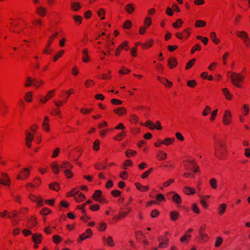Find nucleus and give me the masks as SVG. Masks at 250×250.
Instances as JSON below:
<instances>
[{
  "mask_svg": "<svg viewBox=\"0 0 250 250\" xmlns=\"http://www.w3.org/2000/svg\"><path fill=\"white\" fill-rule=\"evenodd\" d=\"M215 155L219 159H223L227 155V146L224 142H219L218 146H215Z\"/></svg>",
  "mask_w": 250,
  "mask_h": 250,
  "instance_id": "f257e3e1",
  "label": "nucleus"
},
{
  "mask_svg": "<svg viewBox=\"0 0 250 250\" xmlns=\"http://www.w3.org/2000/svg\"><path fill=\"white\" fill-rule=\"evenodd\" d=\"M102 192L101 190H96L95 191L94 194L93 195V197L96 201L100 202H102L104 201V200L102 198H100V197L102 195Z\"/></svg>",
  "mask_w": 250,
  "mask_h": 250,
  "instance_id": "9d476101",
  "label": "nucleus"
},
{
  "mask_svg": "<svg viewBox=\"0 0 250 250\" xmlns=\"http://www.w3.org/2000/svg\"><path fill=\"white\" fill-rule=\"evenodd\" d=\"M152 168H150L149 170L146 171L142 175V178L143 179L146 178L151 172L152 171Z\"/></svg>",
  "mask_w": 250,
  "mask_h": 250,
  "instance_id": "680f3d73",
  "label": "nucleus"
},
{
  "mask_svg": "<svg viewBox=\"0 0 250 250\" xmlns=\"http://www.w3.org/2000/svg\"><path fill=\"white\" fill-rule=\"evenodd\" d=\"M191 238V235L189 234H185L184 236L182 237L180 239V241L182 242H184L188 239Z\"/></svg>",
  "mask_w": 250,
  "mask_h": 250,
  "instance_id": "6e6d98bb",
  "label": "nucleus"
},
{
  "mask_svg": "<svg viewBox=\"0 0 250 250\" xmlns=\"http://www.w3.org/2000/svg\"><path fill=\"white\" fill-rule=\"evenodd\" d=\"M74 198L77 202H81L85 198V196L82 192L76 191L75 194L74 195Z\"/></svg>",
  "mask_w": 250,
  "mask_h": 250,
  "instance_id": "6e6552de",
  "label": "nucleus"
},
{
  "mask_svg": "<svg viewBox=\"0 0 250 250\" xmlns=\"http://www.w3.org/2000/svg\"><path fill=\"white\" fill-rule=\"evenodd\" d=\"M58 35V32H56L54 34H53L50 38V39L48 42V46H49L52 41L53 40L54 38L56 37V36Z\"/></svg>",
  "mask_w": 250,
  "mask_h": 250,
  "instance_id": "0e129e2a",
  "label": "nucleus"
},
{
  "mask_svg": "<svg viewBox=\"0 0 250 250\" xmlns=\"http://www.w3.org/2000/svg\"><path fill=\"white\" fill-rule=\"evenodd\" d=\"M51 168L55 174H58L59 173V167H60L56 162H54L51 165Z\"/></svg>",
  "mask_w": 250,
  "mask_h": 250,
  "instance_id": "4468645a",
  "label": "nucleus"
},
{
  "mask_svg": "<svg viewBox=\"0 0 250 250\" xmlns=\"http://www.w3.org/2000/svg\"><path fill=\"white\" fill-rule=\"evenodd\" d=\"M222 91L223 93L224 94L226 98L228 100H230L231 97V94L228 91V89L227 88H223L222 89Z\"/></svg>",
  "mask_w": 250,
  "mask_h": 250,
  "instance_id": "c756f323",
  "label": "nucleus"
},
{
  "mask_svg": "<svg viewBox=\"0 0 250 250\" xmlns=\"http://www.w3.org/2000/svg\"><path fill=\"white\" fill-rule=\"evenodd\" d=\"M160 153V154L157 155V157H158L160 160H164L167 157V154L162 151H161Z\"/></svg>",
  "mask_w": 250,
  "mask_h": 250,
  "instance_id": "864d4df0",
  "label": "nucleus"
},
{
  "mask_svg": "<svg viewBox=\"0 0 250 250\" xmlns=\"http://www.w3.org/2000/svg\"><path fill=\"white\" fill-rule=\"evenodd\" d=\"M183 191L186 194L188 195L192 194L195 193L194 189L188 187H185L183 189Z\"/></svg>",
  "mask_w": 250,
  "mask_h": 250,
  "instance_id": "aec40b11",
  "label": "nucleus"
},
{
  "mask_svg": "<svg viewBox=\"0 0 250 250\" xmlns=\"http://www.w3.org/2000/svg\"><path fill=\"white\" fill-rule=\"evenodd\" d=\"M92 232L91 229H87L85 232L83 233L82 235H80V238L81 241H83L86 239L87 238H88L92 234Z\"/></svg>",
  "mask_w": 250,
  "mask_h": 250,
  "instance_id": "1a4fd4ad",
  "label": "nucleus"
},
{
  "mask_svg": "<svg viewBox=\"0 0 250 250\" xmlns=\"http://www.w3.org/2000/svg\"><path fill=\"white\" fill-rule=\"evenodd\" d=\"M63 53L64 51L63 50L60 51L59 53L57 54L53 58L54 61H56L60 57H61L62 56Z\"/></svg>",
  "mask_w": 250,
  "mask_h": 250,
  "instance_id": "a18cd8bd",
  "label": "nucleus"
},
{
  "mask_svg": "<svg viewBox=\"0 0 250 250\" xmlns=\"http://www.w3.org/2000/svg\"><path fill=\"white\" fill-rule=\"evenodd\" d=\"M183 23V21L181 19H178L177 20V22L175 23H173L172 24V26L174 28H177L181 27Z\"/></svg>",
  "mask_w": 250,
  "mask_h": 250,
  "instance_id": "4c0bfd02",
  "label": "nucleus"
},
{
  "mask_svg": "<svg viewBox=\"0 0 250 250\" xmlns=\"http://www.w3.org/2000/svg\"><path fill=\"white\" fill-rule=\"evenodd\" d=\"M72 8L74 11H77L80 8V5L78 2H73L72 3Z\"/></svg>",
  "mask_w": 250,
  "mask_h": 250,
  "instance_id": "79ce46f5",
  "label": "nucleus"
},
{
  "mask_svg": "<svg viewBox=\"0 0 250 250\" xmlns=\"http://www.w3.org/2000/svg\"><path fill=\"white\" fill-rule=\"evenodd\" d=\"M12 215H9L8 217L11 219L12 221H14L16 224H18L19 223V220H17L16 219H14L16 218L18 216V212L16 210H13L12 211Z\"/></svg>",
  "mask_w": 250,
  "mask_h": 250,
  "instance_id": "6ab92c4d",
  "label": "nucleus"
},
{
  "mask_svg": "<svg viewBox=\"0 0 250 250\" xmlns=\"http://www.w3.org/2000/svg\"><path fill=\"white\" fill-rule=\"evenodd\" d=\"M103 240L106 242V243L110 246L113 247L114 246V244L113 243V240L111 236H108L107 238L105 237H103Z\"/></svg>",
  "mask_w": 250,
  "mask_h": 250,
  "instance_id": "dca6fc26",
  "label": "nucleus"
},
{
  "mask_svg": "<svg viewBox=\"0 0 250 250\" xmlns=\"http://www.w3.org/2000/svg\"><path fill=\"white\" fill-rule=\"evenodd\" d=\"M26 138H25V141H32L34 139V136L33 134L29 133V132H26Z\"/></svg>",
  "mask_w": 250,
  "mask_h": 250,
  "instance_id": "e433bc0d",
  "label": "nucleus"
},
{
  "mask_svg": "<svg viewBox=\"0 0 250 250\" xmlns=\"http://www.w3.org/2000/svg\"><path fill=\"white\" fill-rule=\"evenodd\" d=\"M177 63L176 59L174 58H171L168 59V65L171 69L177 65Z\"/></svg>",
  "mask_w": 250,
  "mask_h": 250,
  "instance_id": "ddd939ff",
  "label": "nucleus"
},
{
  "mask_svg": "<svg viewBox=\"0 0 250 250\" xmlns=\"http://www.w3.org/2000/svg\"><path fill=\"white\" fill-rule=\"evenodd\" d=\"M135 185L137 188L141 191H147L149 189L148 186H144L139 183H136Z\"/></svg>",
  "mask_w": 250,
  "mask_h": 250,
  "instance_id": "4be33fe9",
  "label": "nucleus"
},
{
  "mask_svg": "<svg viewBox=\"0 0 250 250\" xmlns=\"http://www.w3.org/2000/svg\"><path fill=\"white\" fill-rule=\"evenodd\" d=\"M156 198L158 201H163L165 199L164 196L161 193H159L156 196Z\"/></svg>",
  "mask_w": 250,
  "mask_h": 250,
  "instance_id": "13d9d810",
  "label": "nucleus"
},
{
  "mask_svg": "<svg viewBox=\"0 0 250 250\" xmlns=\"http://www.w3.org/2000/svg\"><path fill=\"white\" fill-rule=\"evenodd\" d=\"M32 92L31 91H29L25 94L24 99L26 102H30L32 101Z\"/></svg>",
  "mask_w": 250,
  "mask_h": 250,
  "instance_id": "473e14b6",
  "label": "nucleus"
},
{
  "mask_svg": "<svg viewBox=\"0 0 250 250\" xmlns=\"http://www.w3.org/2000/svg\"><path fill=\"white\" fill-rule=\"evenodd\" d=\"M49 187L50 188L56 191H58L60 188V186L57 183H54L50 184Z\"/></svg>",
  "mask_w": 250,
  "mask_h": 250,
  "instance_id": "72a5a7b5",
  "label": "nucleus"
},
{
  "mask_svg": "<svg viewBox=\"0 0 250 250\" xmlns=\"http://www.w3.org/2000/svg\"><path fill=\"white\" fill-rule=\"evenodd\" d=\"M210 110H211L210 108L208 106H206L205 110L203 112V113H202L203 115V116L207 115L208 114L209 112L210 111Z\"/></svg>",
  "mask_w": 250,
  "mask_h": 250,
  "instance_id": "5fc2aeb1",
  "label": "nucleus"
},
{
  "mask_svg": "<svg viewBox=\"0 0 250 250\" xmlns=\"http://www.w3.org/2000/svg\"><path fill=\"white\" fill-rule=\"evenodd\" d=\"M35 82V79H32L31 77L27 78V82L25 83V86L29 87L32 84L33 82Z\"/></svg>",
  "mask_w": 250,
  "mask_h": 250,
  "instance_id": "c9c22d12",
  "label": "nucleus"
},
{
  "mask_svg": "<svg viewBox=\"0 0 250 250\" xmlns=\"http://www.w3.org/2000/svg\"><path fill=\"white\" fill-rule=\"evenodd\" d=\"M114 111L118 115L122 116L126 113V109L124 107H120L117 108Z\"/></svg>",
  "mask_w": 250,
  "mask_h": 250,
  "instance_id": "412c9836",
  "label": "nucleus"
},
{
  "mask_svg": "<svg viewBox=\"0 0 250 250\" xmlns=\"http://www.w3.org/2000/svg\"><path fill=\"white\" fill-rule=\"evenodd\" d=\"M174 141V138H167L164 141H161V140H159V141L160 142V144H164L166 145H169Z\"/></svg>",
  "mask_w": 250,
  "mask_h": 250,
  "instance_id": "5701e85b",
  "label": "nucleus"
},
{
  "mask_svg": "<svg viewBox=\"0 0 250 250\" xmlns=\"http://www.w3.org/2000/svg\"><path fill=\"white\" fill-rule=\"evenodd\" d=\"M227 206L225 204H220L218 207L219 213L220 215H222L225 211Z\"/></svg>",
  "mask_w": 250,
  "mask_h": 250,
  "instance_id": "a878e982",
  "label": "nucleus"
},
{
  "mask_svg": "<svg viewBox=\"0 0 250 250\" xmlns=\"http://www.w3.org/2000/svg\"><path fill=\"white\" fill-rule=\"evenodd\" d=\"M51 212V210L47 208H43L41 211L40 213L43 215H46Z\"/></svg>",
  "mask_w": 250,
  "mask_h": 250,
  "instance_id": "de8ad7c7",
  "label": "nucleus"
},
{
  "mask_svg": "<svg viewBox=\"0 0 250 250\" xmlns=\"http://www.w3.org/2000/svg\"><path fill=\"white\" fill-rule=\"evenodd\" d=\"M100 141L98 140H96L94 143L93 149L95 150H98L99 149Z\"/></svg>",
  "mask_w": 250,
  "mask_h": 250,
  "instance_id": "603ef678",
  "label": "nucleus"
},
{
  "mask_svg": "<svg viewBox=\"0 0 250 250\" xmlns=\"http://www.w3.org/2000/svg\"><path fill=\"white\" fill-rule=\"evenodd\" d=\"M243 108H244V111L245 112L244 114L245 115H247V114L248 113L249 111V106L247 104H244L243 105Z\"/></svg>",
  "mask_w": 250,
  "mask_h": 250,
  "instance_id": "774afa93",
  "label": "nucleus"
},
{
  "mask_svg": "<svg viewBox=\"0 0 250 250\" xmlns=\"http://www.w3.org/2000/svg\"><path fill=\"white\" fill-rule=\"evenodd\" d=\"M201 49V46L199 44H197L195 46H194L192 48L191 50V53L192 54L194 53V52L196 50H200Z\"/></svg>",
  "mask_w": 250,
  "mask_h": 250,
  "instance_id": "4d7b16f0",
  "label": "nucleus"
},
{
  "mask_svg": "<svg viewBox=\"0 0 250 250\" xmlns=\"http://www.w3.org/2000/svg\"><path fill=\"white\" fill-rule=\"evenodd\" d=\"M136 154V152L135 151L132 150L131 149H128L126 151L125 154L127 157H129L131 156H134Z\"/></svg>",
  "mask_w": 250,
  "mask_h": 250,
  "instance_id": "58836bf2",
  "label": "nucleus"
},
{
  "mask_svg": "<svg viewBox=\"0 0 250 250\" xmlns=\"http://www.w3.org/2000/svg\"><path fill=\"white\" fill-rule=\"evenodd\" d=\"M210 37L215 43L217 44L219 43V40L216 38V34L215 32H211L210 35Z\"/></svg>",
  "mask_w": 250,
  "mask_h": 250,
  "instance_id": "f704fd0d",
  "label": "nucleus"
},
{
  "mask_svg": "<svg viewBox=\"0 0 250 250\" xmlns=\"http://www.w3.org/2000/svg\"><path fill=\"white\" fill-rule=\"evenodd\" d=\"M37 13L40 15L44 17L46 14V9L42 7H39L37 9Z\"/></svg>",
  "mask_w": 250,
  "mask_h": 250,
  "instance_id": "b1692460",
  "label": "nucleus"
},
{
  "mask_svg": "<svg viewBox=\"0 0 250 250\" xmlns=\"http://www.w3.org/2000/svg\"><path fill=\"white\" fill-rule=\"evenodd\" d=\"M131 22L129 20H127L125 21L124 24V27L125 29H129L131 27Z\"/></svg>",
  "mask_w": 250,
  "mask_h": 250,
  "instance_id": "37998d69",
  "label": "nucleus"
},
{
  "mask_svg": "<svg viewBox=\"0 0 250 250\" xmlns=\"http://www.w3.org/2000/svg\"><path fill=\"white\" fill-rule=\"evenodd\" d=\"M170 218L173 221H175L179 216V213L176 211H171L170 213Z\"/></svg>",
  "mask_w": 250,
  "mask_h": 250,
  "instance_id": "c85d7f7f",
  "label": "nucleus"
},
{
  "mask_svg": "<svg viewBox=\"0 0 250 250\" xmlns=\"http://www.w3.org/2000/svg\"><path fill=\"white\" fill-rule=\"evenodd\" d=\"M83 61L85 62H88L89 61V59H88V50L87 49H84L83 51Z\"/></svg>",
  "mask_w": 250,
  "mask_h": 250,
  "instance_id": "393cba45",
  "label": "nucleus"
},
{
  "mask_svg": "<svg viewBox=\"0 0 250 250\" xmlns=\"http://www.w3.org/2000/svg\"><path fill=\"white\" fill-rule=\"evenodd\" d=\"M196 60L195 59H192L191 60H190L187 63V66H186V69H189V68H190L193 64L194 63V62H195Z\"/></svg>",
  "mask_w": 250,
  "mask_h": 250,
  "instance_id": "09e8293b",
  "label": "nucleus"
},
{
  "mask_svg": "<svg viewBox=\"0 0 250 250\" xmlns=\"http://www.w3.org/2000/svg\"><path fill=\"white\" fill-rule=\"evenodd\" d=\"M172 200L177 204H180L181 203V197L177 193H174L172 197Z\"/></svg>",
  "mask_w": 250,
  "mask_h": 250,
  "instance_id": "cd10ccee",
  "label": "nucleus"
},
{
  "mask_svg": "<svg viewBox=\"0 0 250 250\" xmlns=\"http://www.w3.org/2000/svg\"><path fill=\"white\" fill-rule=\"evenodd\" d=\"M22 175H21L19 174L17 176V179L18 180H23L24 179H26L28 177L30 174L29 169L27 168H25L23 169V171L21 172Z\"/></svg>",
  "mask_w": 250,
  "mask_h": 250,
  "instance_id": "39448f33",
  "label": "nucleus"
},
{
  "mask_svg": "<svg viewBox=\"0 0 250 250\" xmlns=\"http://www.w3.org/2000/svg\"><path fill=\"white\" fill-rule=\"evenodd\" d=\"M236 33L238 37L243 39L245 42H247L249 40V36L246 32L244 31H237Z\"/></svg>",
  "mask_w": 250,
  "mask_h": 250,
  "instance_id": "0eeeda50",
  "label": "nucleus"
},
{
  "mask_svg": "<svg viewBox=\"0 0 250 250\" xmlns=\"http://www.w3.org/2000/svg\"><path fill=\"white\" fill-rule=\"evenodd\" d=\"M111 102L113 104L119 105L122 103V102L118 99H113L111 100Z\"/></svg>",
  "mask_w": 250,
  "mask_h": 250,
  "instance_id": "8fccbe9b",
  "label": "nucleus"
},
{
  "mask_svg": "<svg viewBox=\"0 0 250 250\" xmlns=\"http://www.w3.org/2000/svg\"><path fill=\"white\" fill-rule=\"evenodd\" d=\"M30 199L33 201L36 202L39 206H42V199L40 197H36L34 195H30Z\"/></svg>",
  "mask_w": 250,
  "mask_h": 250,
  "instance_id": "f8f14e48",
  "label": "nucleus"
},
{
  "mask_svg": "<svg viewBox=\"0 0 250 250\" xmlns=\"http://www.w3.org/2000/svg\"><path fill=\"white\" fill-rule=\"evenodd\" d=\"M125 10L128 14H131L134 11L135 8L133 4L128 3L125 6Z\"/></svg>",
  "mask_w": 250,
  "mask_h": 250,
  "instance_id": "a211bd4d",
  "label": "nucleus"
},
{
  "mask_svg": "<svg viewBox=\"0 0 250 250\" xmlns=\"http://www.w3.org/2000/svg\"><path fill=\"white\" fill-rule=\"evenodd\" d=\"M187 84L190 87H193L196 85V83L194 80H190L188 81Z\"/></svg>",
  "mask_w": 250,
  "mask_h": 250,
  "instance_id": "3c124183",
  "label": "nucleus"
},
{
  "mask_svg": "<svg viewBox=\"0 0 250 250\" xmlns=\"http://www.w3.org/2000/svg\"><path fill=\"white\" fill-rule=\"evenodd\" d=\"M28 221L30 223V225L32 226V227H34L37 223L36 219L34 217H32L31 219H29Z\"/></svg>",
  "mask_w": 250,
  "mask_h": 250,
  "instance_id": "c03bdc74",
  "label": "nucleus"
},
{
  "mask_svg": "<svg viewBox=\"0 0 250 250\" xmlns=\"http://www.w3.org/2000/svg\"><path fill=\"white\" fill-rule=\"evenodd\" d=\"M158 240L159 241H161L163 242H164L166 244V247H167L168 245V241L169 239L167 237L164 236H161L158 238Z\"/></svg>",
  "mask_w": 250,
  "mask_h": 250,
  "instance_id": "bb28decb",
  "label": "nucleus"
},
{
  "mask_svg": "<svg viewBox=\"0 0 250 250\" xmlns=\"http://www.w3.org/2000/svg\"><path fill=\"white\" fill-rule=\"evenodd\" d=\"M53 241L55 243H58L61 240V238L59 235H54L53 237Z\"/></svg>",
  "mask_w": 250,
  "mask_h": 250,
  "instance_id": "052dcab7",
  "label": "nucleus"
},
{
  "mask_svg": "<svg viewBox=\"0 0 250 250\" xmlns=\"http://www.w3.org/2000/svg\"><path fill=\"white\" fill-rule=\"evenodd\" d=\"M2 176L3 177L4 180L0 179V184L3 185H9L10 182V179L8 175L5 173H1Z\"/></svg>",
  "mask_w": 250,
  "mask_h": 250,
  "instance_id": "423d86ee",
  "label": "nucleus"
},
{
  "mask_svg": "<svg viewBox=\"0 0 250 250\" xmlns=\"http://www.w3.org/2000/svg\"><path fill=\"white\" fill-rule=\"evenodd\" d=\"M159 214V212L157 209H154L152 211L151 216L153 218L157 217Z\"/></svg>",
  "mask_w": 250,
  "mask_h": 250,
  "instance_id": "bf43d9fd",
  "label": "nucleus"
},
{
  "mask_svg": "<svg viewBox=\"0 0 250 250\" xmlns=\"http://www.w3.org/2000/svg\"><path fill=\"white\" fill-rule=\"evenodd\" d=\"M59 151H60V149L59 148H56L52 154V157L53 158L56 157L59 154Z\"/></svg>",
  "mask_w": 250,
  "mask_h": 250,
  "instance_id": "338daca9",
  "label": "nucleus"
},
{
  "mask_svg": "<svg viewBox=\"0 0 250 250\" xmlns=\"http://www.w3.org/2000/svg\"><path fill=\"white\" fill-rule=\"evenodd\" d=\"M206 23L205 21L202 20H198L196 21L195 26L197 27H201L205 26Z\"/></svg>",
  "mask_w": 250,
  "mask_h": 250,
  "instance_id": "2f4dec72",
  "label": "nucleus"
},
{
  "mask_svg": "<svg viewBox=\"0 0 250 250\" xmlns=\"http://www.w3.org/2000/svg\"><path fill=\"white\" fill-rule=\"evenodd\" d=\"M228 76L229 75H228ZM231 82L233 84L237 87H240V85L238 83L239 82L242 81L243 80V76L241 75L240 74L236 73H232L229 76Z\"/></svg>",
  "mask_w": 250,
  "mask_h": 250,
  "instance_id": "7ed1b4c3",
  "label": "nucleus"
},
{
  "mask_svg": "<svg viewBox=\"0 0 250 250\" xmlns=\"http://www.w3.org/2000/svg\"><path fill=\"white\" fill-rule=\"evenodd\" d=\"M73 19L74 20L75 22H78L79 24L82 22V21L83 20L82 17L78 15L74 16Z\"/></svg>",
  "mask_w": 250,
  "mask_h": 250,
  "instance_id": "49530a36",
  "label": "nucleus"
},
{
  "mask_svg": "<svg viewBox=\"0 0 250 250\" xmlns=\"http://www.w3.org/2000/svg\"><path fill=\"white\" fill-rule=\"evenodd\" d=\"M42 127L44 130L48 131L49 130V119L47 116H46L44 118V120L42 123Z\"/></svg>",
  "mask_w": 250,
  "mask_h": 250,
  "instance_id": "f3484780",
  "label": "nucleus"
},
{
  "mask_svg": "<svg viewBox=\"0 0 250 250\" xmlns=\"http://www.w3.org/2000/svg\"><path fill=\"white\" fill-rule=\"evenodd\" d=\"M111 194L115 197H118L121 194V192L118 190H114L112 191Z\"/></svg>",
  "mask_w": 250,
  "mask_h": 250,
  "instance_id": "69168bd1",
  "label": "nucleus"
},
{
  "mask_svg": "<svg viewBox=\"0 0 250 250\" xmlns=\"http://www.w3.org/2000/svg\"><path fill=\"white\" fill-rule=\"evenodd\" d=\"M231 118L230 112L229 110H226L223 116V123L226 125H229L230 122Z\"/></svg>",
  "mask_w": 250,
  "mask_h": 250,
  "instance_id": "20e7f679",
  "label": "nucleus"
},
{
  "mask_svg": "<svg viewBox=\"0 0 250 250\" xmlns=\"http://www.w3.org/2000/svg\"><path fill=\"white\" fill-rule=\"evenodd\" d=\"M222 241H223V239L221 237H217L216 240V242L215 243V247H219L221 245Z\"/></svg>",
  "mask_w": 250,
  "mask_h": 250,
  "instance_id": "ea45409f",
  "label": "nucleus"
},
{
  "mask_svg": "<svg viewBox=\"0 0 250 250\" xmlns=\"http://www.w3.org/2000/svg\"><path fill=\"white\" fill-rule=\"evenodd\" d=\"M60 167L61 169H63V172L67 178H70L72 177L73 174L70 171V169L72 168L73 166L71 164L65 161L63 162Z\"/></svg>",
  "mask_w": 250,
  "mask_h": 250,
  "instance_id": "f03ea898",
  "label": "nucleus"
},
{
  "mask_svg": "<svg viewBox=\"0 0 250 250\" xmlns=\"http://www.w3.org/2000/svg\"><path fill=\"white\" fill-rule=\"evenodd\" d=\"M42 235L40 234H35L32 235V240L36 243H40Z\"/></svg>",
  "mask_w": 250,
  "mask_h": 250,
  "instance_id": "2eb2a0df",
  "label": "nucleus"
},
{
  "mask_svg": "<svg viewBox=\"0 0 250 250\" xmlns=\"http://www.w3.org/2000/svg\"><path fill=\"white\" fill-rule=\"evenodd\" d=\"M209 184L212 188L216 189L217 188V181L215 179H210L209 180Z\"/></svg>",
  "mask_w": 250,
  "mask_h": 250,
  "instance_id": "7c9ffc66",
  "label": "nucleus"
},
{
  "mask_svg": "<svg viewBox=\"0 0 250 250\" xmlns=\"http://www.w3.org/2000/svg\"><path fill=\"white\" fill-rule=\"evenodd\" d=\"M145 125L146 126H149V128L151 129H154L155 128V125L150 120L147 121L146 122Z\"/></svg>",
  "mask_w": 250,
  "mask_h": 250,
  "instance_id": "a19ab883",
  "label": "nucleus"
},
{
  "mask_svg": "<svg viewBox=\"0 0 250 250\" xmlns=\"http://www.w3.org/2000/svg\"><path fill=\"white\" fill-rule=\"evenodd\" d=\"M130 210V209H129V210L128 211H123V212H121L120 214V216L119 217H118L117 218V219H120L122 217H125L127 214L128 213V212Z\"/></svg>",
  "mask_w": 250,
  "mask_h": 250,
  "instance_id": "e2e57ef3",
  "label": "nucleus"
},
{
  "mask_svg": "<svg viewBox=\"0 0 250 250\" xmlns=\"http://www.w3.org/2000/svg\"><path fill=\"white\" fill-rule=\"evenodd\" d=\"M157 78L158 80L163 84L167 87H170L172 85V83L169 81L166 78H162L160 76H158Z\"/></svg>",
  "mask_w": 250,
  "mask_h": 250,
  "instance_id": "9b49d317",
  "label": "nucleus"
}]
</instances>
